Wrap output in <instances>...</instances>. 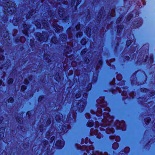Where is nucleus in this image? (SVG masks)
Segmentation results:
<instances>
[{
    "mask_svg": "<svg viewBox=\"0 0 155 155\" xmlns=\"http://www.w3.org/2000/svg\"><path fill=\"white\" fill-rule=\"evenodd\" d=\"M139 10L134 9L132 12L127 15V51L129 52L130 56L132 60H135L137 58V52L139 47L135 43L130 45L134 39V34L133 32L134 29L140 28L143 23L142 19L139 17Z\"/></svg>",
    "mask_w": 155,
    "mask_h": 155,
    "instance_id": "nucleus-1",
    "label": "nucleus"
},
{
    "mask_svg": "<svg viewBox=\"0 0 155 155\" xmlns=\"http://www.w3.org/2000/svg\"><path fill=\"white\" fill-rule=\"evenodd\" d=\"M97 102L98 104L101 105L98 107L96 112L93 110H91V113L93 114H96L97 116H100L102 115V110L101 108L102 107L105 108L104 109V110L107 112L104 113V118L102 120V123L101 124V125L104 127H106L107 126H110L113 120V117L110 116L108 113V112L110 111V109L107 107L105 108L106 103L104 102V100L103 98L98 99L97 101Z\"/></svg>",
    "mask_w": 155,
    "mask_h": 155,
    "instance_id": "nucleus-2",
    "label": "nucleus"
},
{
    "mask_svg": "<svg viewBox=\"0 0 155 155\" xmlns=\"http://www.w3.org/2000/svg\"><path fill=\"white\" fill-rule=\"evenodd\" d=\"M3 3L4 2L8 1L7 3L5 4L4 6L5 11L4 13L5 14H7L8 15L9 14H12L14 13L16 10L15 4L12 2H9L8 0H3Z\"/></svg>",
    "mask_w": 155,
    "mask_h": 155,
    "instance_id": "nucleus-3",
    "label": "nucleus"
},
{
    "mask_svg": "<svg viewBox=\"0 0 155 155\" xmlns=\"http://www.w3.org/2000/svg\"><path fill=\"white\" fill-rule=\"evenodd\" d=\"M13 23L14 25H17L19 24L20 25L21 24L23 25L24 29L22 30L23 33L26 36H28V29L30 28L29 25H26V24H24L25 23L24 21L21 20V17L18 18L17 19L16 17H15L13 20Z\"/></svg>",
    "mask_w": 155,
    "mask_h": 155,
    "instance_id": "nucleus-4",
    "label": "nucleus"
},
{
    "mask_svg": "<svg viewBox=\"0 0 155 155\" xmlns=\"http://www.w3.org/2000/svg\"><path fill=\"white\" fill-rule=\"evenodd\" d=\"M66 37V36L64 34H62L60 35V41H58L55 37H53L52 38L51 41L52 43L54 44L57 43L58 42H59L60 44L62 46H63L64 45H66V40H67Z\"/></svg>",
    "mask_w": 155,
    "mask_h": 155,
    "instance_id": "nucleus-5",
    "label": "nucleus"
},
{
    "mask_svg": "<svg viewBox=\"0 0 155 155\" xmlns=\"http://www.w3.org/2000/svg\"><path fill=\"white\" fill-rule=\"evenodd\" d=\"M143 48V47L142 46L141 48L140 49L139 52V54L138 55L137 57V58L138 60L139 59H142L143 60V62L144 63H147V59L148 57V55H147L146 56L145 58H144V51H143L142 50Z\"/></svg>",
    "mask_w": 155,
    "mask_h": 155,
    "instance_id": "nucleus-6",
    "label": "nucleus"
},
{
    "mask_svg": "<svg viewBox=\"0 0 155 155\" xmlns=\"http://www.w3.org/2000/svg\"><path fill=\"white\" fill-rule=\"evenodd\" d=\"M36 37L37 38V39L40 41H43L45 42L46 41L48 38V35L46 33L44 32L43 35H42L40 33H38L36 35Z\"/></svg>",
    "mask_w": 155,
    "mask_h": 155,
    "instance_id": "nucleus-7",
    "label": "nucleus"
},
{
    "mask_svg": "<svg viewBox=\"0 0 155 155\" xmlns=\"http://www.w3.org/2000/svg\"><path fill=\"white\" fill-rule=\"evenodd\" d=\"M115 126L117 129H121L122 130H125V123L123 121H116L115 123Z\"/></svg>",
    "mask_w": 155,
    "mask_h": 155,
    "instance_id": "nucleus-8",
    "label": "nucleus"
},
{
    "mask_svg": "<svg viewBox=\"0 0 155 155\" xmlns=\"http://www.w3.org/2000/svg\"><path fill=\"white\" fill-rule=\"evenodd\" d=\"M86 103L83 100L81 101L79 103H78L77 106V108L80 112L83 111L84 109V106L86 105Z\"/></svg>",
    "mask_w": 155,
    "mask_h": 155,
    "instance_id": "nucleus-9",
    "label": "nucleus"
},
{
    "mask_svg": "<svg viewBox=\"0 0 155 155\" xmlns=\"http://www.w3.org/2000/svg\"><path fill=\"white\" fill-rule=\"evenodd\" d=\"M52 25H53L54 30L56 33H60L61 30H62V27L58 25L56 22H53Z\"/></svg>",
    "mask_w": 155,
    "mask_h": 155,
    "instance_id": "nucleus-10",
    "label": "nucleus"
},
{
    "mask_svg": "<svg viewBox=\"0 0 155 155\" xmlns=\"http://www.w3.org/2000/svg\"><path fill=\"white\" fill-rule=\"evenodd\" d=\"M49 2L55 5H56V4L59 2L60 3L61 2L65 4H67L68 3L67 0H49Z\"/></svg>",
    "mask_w": 155,
    "mask_h": 155,
    "instance_id": "nucleus-11",
    "label": "nucleus"
},
{
    "mask_svg": "<svg viewBox=\"0 0 155 155\" xmlns=\"http://www.w3.org/2000/svg\"><path fill=\"white\" fill-rule=\"evenodd\" d=\"M75 29L74 30L73 29L72 27H70L67 30V32L68 34V38L70 40V41H71L72 40V33H74L75 31Z\"/></svg>",
    "mask_w": 155,
    "mask_h": 155,
    "instance_id": "nucleus-12",
    "label": "nucleus"
},
{
    "mask_svg": "<svg viewBox=\"0 0 155 155\" xmlns=\"http://www.w3.org/2000/svg\"><path fill=\"white\" fill-rule=\"evenodd\" d=\"M67 44L68 46H67L66 49L65 50V51L67 54H69L71 52V48L73 47V45L72 43L71 42H68V41H67Z\"/></svg>",
    "mask_w": 155,
    "mask_h": 155,
    "instance_id": "nucleus-13",
    "label": "nucleus"
},
{
    "mask_svg": "<svg viewBox=\"0 0 155 155\" xmlns=\"http://www.w3.org/2000/svg\"><path fill=\"white\" fill-rule=\"evenodd\" d=\"M137 72V71H135L131 76L130 77V81L131 84H134L136 83L137 80L136 76Z\"/></svg>",
    "mask_w": 155,
    "mask_h": 155,
    "instance_id": "nucleus-14",
    "label": "nucleus"
},
{
    "mask_svg": "<svg viewBox=\"0 0 155 155\" xmlns=\"http://www.w3.org/2000/svg\"><path fill=\"white\" fill-rule=\"evenodd\" d=\"M91 134L92 135H97V137L98 138H101L100 133L98 132V130L96 129L94 130L93 129H91Z\"/></svg>",
    "mask_w": 155,
    "mask_h": 155,
    "instance_id": "nucleus-15",
    "label": "nucleus"
},
{
    "mask_svg": "<svg viewBox=\"0 0 155 155\" xmlns=\"http://www.w3.org/2000/svg\"><path fill=\"white\" fill-rule=\"evenodd\" d=\"M64 144L63 141L58 140L56 143L55 145L60 148H61L63 147Z\"/></svg>",
    "mask_w": 155,
    "mask_h": 155,
    "instance_id": "nucleus-16",
    "label": "nucleus"
},
{
    "mask_svg": "<svg viewBox=\"0 0 155 155\" xmlns=\"http://www.w3.org/2000/svg\"><path fill=\"white\" fill-rule=\"evenodd\" d=\"M8 33L6 30H3V32L0 30V35H1L2 37H3L4 38H6L8 36Z\"/></svg>",
    "mask_w": 155,
    "mask_h": 155,
    "instance_id": "nucleus-17",
    "label": "nucleus"
},
{
    "mask_svg": "<svg viewBox=\"0 0 155 155\" xmlns=\"http://www.w3.org/2000/svg\"><path fill=\"white\" fill-rule=\"evenodd\" d=\"M43 27L45 29L48 30L49 29L48 24L47 22V20H44L43 21L41 22Z\"/></svg>",
    "mask_w": 155,
    "mask_h": 155,
    "instance_id": "nucleus-18",
    "label": "nucleus"
},
{
    "mask_svg": "<svg viewBox=\"0 0 155 155\" xmlns=\"http://www.w3.org/2000/svg\"><path fill=\"white\" fill-rule=\"evenodd\" d=\"M63 118V115L61 114H58L55 117V120L58 121L60 122V120H62Z\"/></svg>",
    "mask_w": 155,
    "mask_h": 155,
    "instance_id": "nucleus-19",
    "label": "nucleus"
},
{
    "mask_svg": "<svg viewBox=\"0 0 155 155\" xmlns=\"http://www.w3.org/2000/svg\"><path fill=\"white\" fill-rule=\"evenodd\" d=\"M63 9L61 8L59 9L58 14L60 17H64V14L63 12Z\"/></svg>",
    "mask_w": 155,
    "mask_h": 155,
    "instance_id": "nucleus-20",
    "label": "nucleus"
},
{
    "mask_svg": "<svg viewBox=\"0 0 155 155\" xmlns=\"http://www.w3.org/2000/svg\"><path fill=\"white\" fill-rule=\"evenodd\" d=\"M114 132L113 128L108 127L106 128V132L108 134H113Z\"/></svg>",
    "mask_w": 155,
    "mask_h": 155,
    "instance_id": "nucleus-21",
    "label": "nucleus"
},
{
    "mask_svg": "<svg viewBox=\"0 0 155 155\" xmlns=\"http://www.w3.org/2000/svg\"><path fill=\"white\" fill-rule=\"evenodd\" d=\"M4 128L2 127L0 129V140L4 137Z\"/></svg>",
    "mask_w": 155,
    "mask_h": 155,
    "instance_id": "nucleus-22",
    "label": "nucleus"
},
{
    "mask_svg": "<svg viewBox=\"0 0 155 155\" xmlns=\"http://www.w3.org/2000/svg\"><path fill=\"white\" fill-rule=\"evenodd\" d=\"M35 12L34 10H31L29 11L26 16V18L28 19L30 18L31 15H32Z\"/></svg>",
    "mask_w": 155,
    "mask_h": 155,
    "instance_id": "nucleus-23",
    "label": "nucleus"
},
{
    "mask_svg": "<svg viewBox=\"0 0 155 155\" xmlns=\"http://www.w3.org/2000/svg\"><path fill=\"white\" fill-rule=\"evenodd\" d=\"M25 41V38L24 37H21L20 38H17L16 39V42H18L19 41L21 43H23Z\"/></svg>",
    "mask_w": 155,
    "mask_h": 155,
    "instance_id": "nucleus-24",
    "label": "nucleus"
},
{
    "mask_svg": "<svg viewBox=\"0 0 155 155\" xmlns=\"http://www.w3.org/2000/svg\"><path fill=\"white\" fill-rule=\"evenodd\" d=\"M151 120V119L150 117H146L144 119V120L146 125L149 124Z\"/></svg>",
    "mask_w": 155,
    "mask_h": 155,
    "instance_id": "nucleus-25",
    "label": "nucleus"
},
{
    "mask_svg": "<svg viewBox=\"0 0 155 155\" xmlns=\"http://www.w3.org/2000/svg\"><path fill=\"white\" fill-rule=\"evenodd\" d=\"M153 61V55H150L148 60V63L149 64H152Z\"/></svg>",
    "mask_w": 155,
    "mask_h": 155,
    "instance_id": "nucleus-26",
    "label": "nucleus"
},
{
    "mask_svg": "<svg viewBox=\"0 0 155 155\" xmlns=\"http://www.w3.org/2000/svg\"><path fill=\"white\" fill-rule=\"evenodd\" d=\"M81 0H77V5L80 2H81ZM71 6H73L74 5V4H75V0H71Z\"/></svg>",
    "mask_w": 155,
    "mask_h": 155,
    "instance_id": "nucleus-27",
    "label": "nucleus"
},
{
    "mask_svg": "<svg viewBox=\"0 0 155 155\" xmlns=\"http://www.w3.org/2000/svg\"><path fill=\"white\" fill-rule=\"evenodd\" d=\"M140 91L141 92L145 93L147 92L149 90L146 88L142 87L140 88Z\"/></svg>",
    "mask_w": 155,
    "mask_h": 155,
    "instance_id": "nucleus-28",
    "label": "nucleus"
},
{
    "mask_svg": "<svg viewBox=\"0 0 155 155\" xmlns=\"http://www.w3.org/2000/svg\"><path fill=\"white\" fill-rule=\"evenodd\" d=\"M62 131L61 132V134H62V133H66L67 131L68 128L65 126H63L62 127Z\"/></svg>",
    "mask_w": 155,
    "mask_h": 155,
    "instance_id": "nucleus-29",
    "label": "nucleus"
},
{
    "mask_svg": "<svg viewBox=\"0 0 155 155\" xmlns=\"http://www.w3.org/2000/svg\"><path fill=\"white\" fill-rule=\"evenodd\" d=\"M48 141H44L43 143V144H44V147L45 148L47 147V149H48V148L49 146V145L48 143Z\"/></svg>",
    "mask_w": 155,
    "mask_h": 155,
    "instance_id": "nucleus-30",
    "label": "nucleus"
},
{
    "mask_svg": "<svg viewBox=\"0 0 155 155\" xmlns=\"http://www.w3.org/2000/svg\"><path fill=\"white\" fill-rule=\"evenodd\" d=\"M35 24L36 26L39 28H40L41 26V23L37 21L35 22Z\"/></svg>",
    "mask_w": 155,
    "mask_h": 155,
    "instance_id": "nucleus-31",
    "label": "nucleus"
},
{
    "mask_svg": "<svg viewBox=\"0 0 155 155\" xmlns=\"http://www.w3.org/2000/svg\"><path fill=\"white\" fill-rule=\"evenodd\" d=\"M115 15V12L114 9H112L111 11L110 14V16H111L112 17H114Z\"/></svg>",
    "mask_w": 155,
    "mask_h": 155,
    "instance_id": "nucleus-32",
    "label": "nucleus"
},
{
    "mask_svg": "<svg viewBox=\"0 0 155 155\" xmlns=\"http://www.w3.org/2000/svg\"><path fill=\"white\" fill-rule=\"evenodd\" d=\"M110 139H115V140L117 142L119 141L120 140V138L118 136H117V137H110Z\"/></svg>",
    "mask_w": 155,
    "mask_h": 155,
    "instance_id": "nucleus-33",
    "label": "nucleus"
},
{
    "mask_svg": "<svg viewBox=\"0 0 155 155\" xmlns=\"http://www.w3.org/2000/svg\"><path fill=\"white\" fill-rule=\"evenodd\" d=\"M90 31H91V29L90 28H87V30H86V33L87 34V35L88 36H89L90 35V33H91Z\"/></svg>",
    "mask_w": 155,
    "mask_h": 155,
    "instance_id": "nucleus-34",
    "label": "nucleus"
},
{
    "mask_svg": "<svg viewBox=\"0 0 155 155\" xmlns=\"http://www.w3.org/2000/svg\"><path fill=\"white\" fill-rule=\"evenodd\" d=\"M118 144L117 143H113V148L114 149H116L118 147Z\"/></svg>",
    "mask_w": 155,
    "mask_h": 155,
    "instance_id": "nucleus-35",
    "label": "nucleus"
},
{
    "mask_svg": "<svg viewBox=\"0 0 155 155\" xmlns=\"http://www.w3.org/2000/svg\"><path fill=\"white\" fill-rule=\"evenodd\" d=\"M123 26L122 25H120L118 27L117 32L118 33H120L121 30L123 28Z\"/></svg>",
    "mask_w": 155,
    "mask_h": 155,
    "instance_id": "nucleus-36",
    "label": "nucleus"
},
{
    "mask_svg": "<svg viewBox=\"0 0 155 155\" xmlns=\"http://www.w3.org/2000/svg\"><path fill=\"white\" fill-rule=\"evenodd\" d=\"M143 98L141 97H139L138 99V101L139 103V104H142L143 103V101L142 100H143Z\"/></svg>",
    "mask_w": 155,
    "mask_h": 155,
    "instance_id": "nucleus-37",
    "label": "nucleus"
},
{
    "mask_svg": "<svg viewBox=\"0 0 155 155\" xmlns=\"http://www.w3.org/2000/svg\"><path fill=\"white\" fill-rule=\"evenodd\" d=\"M49 57H50V56H49L48 55L47 56V55L46 54H45V55L44 57L45 59L46 60H47V61H48V62L49 61H50V59H49Z\"/></svg>",
    "mask_w": 155,
    "mask_h": 155,
    "instance_id": "nucleus-38",
    "label": "nucleus"
},
{
    "mask_svg": "<svg viewBox=\"0 0 155 155\" xmlns=\"http://www.w3.org/2000/svg\"><path fill=\"white\" fill-rule=\"evenodd\" d=\"M103 13H102V14H101V13L100 12L98 15V17L97 18V20L98 21H99V20H100L102 18V15H103Z\"/></svg>",
    "mask_w": 155,
    "mask_h": 155,
    "instance_id": "nucleus-39",
    "label": "nucleus"
},
{
    "mask_svg": "<svg viewBox=\"0 0 155 155\" xmlns=\"http://www.w3.org/2000/svg\"><path fill=\"white\" fill-rule=\"evenodd\" d=\"M48 15L50 16L51 18H53L54 16V13H52L51 12H49Z\"/></svg>",
    "mask_w": 155,
    "mask_h": 155,
    "instance_id": "nucleus-40",
    "label": "nucleus"
},
{
    "mask_svg": "<svg viewBox=\"0 0 155 155\" xmlns=\"http://www.w3.org/2000/svg\"><path fill=\"white\" fill-rule=\"evenodd\" d=\"M94 124L93 122H89L87 124V126L89 127H91L93 126Z\"/></svg>",
    "mask_w": 155,
    "mask_h": 155,
    "instance_id": "nucleus-41",
    "label": "nucleus"
},
{
    "mask_svg": "<svg viewBox=\"0 0 155 155\" xmlns=\"http://www.w3.org/2000/svg\"><path fill=\"white\" fill-rule=\"evenodd\" d=\"M16 120L20 124H21L22 122V120L21 118H17Z\"/></svg>",
    "mask_w": 155,
    "mask_h": 155,
    "instance_id": "nucleus-42",
    "label": "nucleus"
},
{
    "mask_svg": "<svg viewBox=\"0 0 155 155\" xmlns=\"http://www.w3.org/2000/svg\"><path fill=\"white\" fill-rule=\"evenodd\" d=\"M30 42V45L31 46V47L32 48H33V47H34V46H35L34 44H33V43H34L33 40L31 39Z\"/></svg>",
    "mask_w": 155,
    "mask_h": 155,
    "instance_id": "nucleus-43",
    "label": "nucleus"
},
{
    "mask_svg": "<svg viewBox=\"0 0 155 155\" xmlns=\"http://www.w3.org/2000/svg\"><path fill=\"white\" fill-rule=\"evenodd\" d=\"M86 43V40L85 39H82L81 40V43L82 45H85Z\"/></svg>",
    "mask_w": 155,
    "mask_h": 155,
    "instance_id": "nucleus-44",
    "label": "nucleus"
},
{
    "mask_svg": "<svg viewBox=\"0 0 155 155\" xmlns=\"http://www.w3.org/2000/svg\"><path fill=\"white\" fill-rule=\"evenodd\" d=\"M13 82V80L11 78H10L9 79L8 81V83L9 84H12Z\"/></svg>",
    "mask_w": 155,
    "mask_h": 155,
    "instance_id": "nucleus-45",
    "label": "nucleus"
},
{
    "mask_svg": "<svg viewBox=\"0 0 155 155\" xmlns=\"http://www.w3.org/2000/svg\"><path fill=\"white\" fill-rule=\"evenodd\" d=\"M82 35V32H79L76 35V37L77 38H78V37H80Z\"/></svg>",
    "mask_w": 155,
    "mask_h": 155,
    "instance_id": "nucleus-46",
    "label": "nucleus"
},
{
    "mask_svg": "<svg viewBox=\"0 0 155 155\" xmlns=\"http://www.w3.org/2000/svg\"><path fill=\"white\" fill-rule=\"evenodd\" d=\"M117 78L118 80L120 81L122 79V76L121 75L118 74L117 75Z\"/></svg>",
    "mask_w": 155,
    "mask_h": 155,
    "instance_id": "nucleus-47",
    "label": "nucleus"
},
{
    "mask_svg": "<svg viewBox=\"0 0 155 155\" xmlns=\"http://www.w3.org/2000/svg\"><path fill=\"white\" fill-rule=\"evenodd\" d=\"M150 93V95L151 97H152L155 95V92L154 91H151Z\"/></svg>",
    "mask_w": 155,
    "mask_h": 155,
    "instance_id": "nucleus-48",
    "label": "nucleus"
},
{
    "mask_svg": "<svg viewBox=\"0 0 155 155\" xmlns=\"http://www.w3.org/2000/svg\"><path fill=\"white\" fill-rule=\"evenodd\" d=\"M121 95L123 96H125L126 95V91L125 90H123L121 93Z\"/></svg>",
    "mask_w": 155,
    "mask_h": 155,
    "instance_id": "nucleus-49",
    "label": "nucleus"
},
{
    "mask_svg": "<svg viewBox=\"0 0 155 155\" xmlns=\"http://www.w3.org/2000/svg\"><path fill=\"white\" fill-rule=\"evenodd\" d=\"M14 101V99L12 98H10L8 100V102L12 103Z\"/></svg>",
    "mask_w": 155,
    "mask_h": 155,
    "instance_id": "nucleus-50",
    "label": "nucleus"
},
{
    "mask_svg": "<svg viewBox=\"0 0 155 155\" xmlns=\"http://www.w3.org/2000/svg\"><path fill=\"white\" fill-rule=\"evenodd\" d=\"M80 28V24H78L75 27V29L76 31L78 30Z\"/></svg>",
    "mask_w": 155,
    "mask_h": 155,
    "instance_id": "nucleus-51",
    "label": "nucleus"
},
{
    "mask_svg": "<svg viewBox=\"0 0 155 155\" xmlns=\"http://www.w3.org/2000/svg\"><path fill=\"white\" fill-rule=\"evenodd\" d=\"M26 88V86L25 85H23L21 86V90L22 91H24L25 90Z\"/></svg>",
    "mask_w": 155,
    "mask_h": 155,
    "instance_id": "nucleus-52",
    "label": "nucleus"
},
{
    "mask_svg": "<svg viewBox=\"0 0 155 155\" xmlns=\"http://www.w3.org/2000/svg\"><path fill=\"white\" fill-rule=\"evenodd\" d=\"M51 119H48L47 122V125H48L51 124Z\"/></svg>",
    "mask_w": 155,
    "mask_h": 155,
    "instance_id": "nucleus-53",
    "label": "nucleus"
},
{
    "mask_svg": "<svg viewBox=\"0 0 155 155\" xmlns=\"http://www.w3.org/2000/svg\"><path fill=\"white\" fill-rule=\"evenodd\" d=\"M81 96V93L78 92L77 94H76L75 95L76 97V98H78L80 97Z\"/></svg>",
    "mask_w": 155,
    "mask_h": 155,
    "instance_id": "nucleus-54",
    "label": "nucleus"
},
{
    "mask_svg": "<svg viewBox=\"0 0 155 155\" xmlns=\"http://www.w3.org/2000/svg\"><path fill=\"white\" fill-rule=\"evenodd\" d=\"M85 116L86 118L87 119H89L90 118V115L88 113H87L85 115Z\"/></svg>",
    "mask_w": 155,
    "mask_h": 155,
    "instance_id": "nucleus-55",
    "label": "nucleus"
},
{
    "mask_svg": "<svg viewBox=\"0 0 155 155\" xmlns=\"http://www.w3.org/2000/svg\"><path fill=\"white\" fill-rule=\"evenodd\" d=\"M95 124L96 125V127H98L99 126V123L97 121H96L95 122Z\"/></svg>",
    "mask_w": 155,
    "mask_h": 155,
    "instance_id": "nucleus-56",
    "label": "nucleus"
},
{
    "mask_svg": "<svg viewBox=\"0 0 155 155\" xmlns=\"http://www.w3.org/2000/svg\"><path fill=\"white\" fill-rule=\"evenodd\" d=\"M134 0H127V3L128 2H130V3L131 4H133L132 2H134Z\"/></svg>",
    "mask_w": 155,
    "mask_h": 155,
    "instance_id": "nucleus-57",
    "label": "nucleus"
},
{
    "mask_svg": "<svg viewBox=\"0 0 155 155\" xmlns=\"http://www.w3.org/2000/svg\"><path fill=\"white\" fill-rule=\"evenodd\" d=\"M99 155H108L107 153L104 152V153L103 154L101 152L99 153Z\"/></svg>",
    "mask_w": 155,
    "mask_h": 155,
    "instance_id": "nucleus-58",
    "label": "nucleus"
},
{
    "mask_svg": "<svg viewBox=\"0 0 155 155\" xmlns=\"http://www.w3.org/2000/svg\"><path fill=\"white\" fill-rule=\"evenodd\" d=\"M54 136H53L52 137L50 140L51 141V142H52L54 140Z\"/></svg>",
    "mask_w": 155,
    "mask_h": 155,
    "instance_id": "nucleus-59",
    "label": "nucleus"
},
{
    "mask_svg": "<svg viewBox=\"0 0 155 155\" xmlns=\"http://www.w3.org/2000/svg\"><path fill=\"white\" fill-rule=\"evenodd\" d=\"M4 58V56L2 55H0V60L2 61Z\"/></svg>",
    "mask_w": 155,
    "mask_h": 155,
    "instance_id": "nucleus-60",
    "label": "nucleus"
},
{
    "mask_svg": "<svg viewBox=\"0 0 155 155\" xmlns=\"http://www.w3.org/2000/svg\"><path fill=\"white\" fill-rule=\"evenodd\" d=\"M146 146H148L149 148H150V145L149 144V142H148L146 143Z\"/></svg>",
    "mask_w": 155,
    "mask_h": 155,
    "instance_id": "nucleus-61",
    "label": "nucleus"
},
{
    "mask_svg": "<svg viewBox=\"0 0 155 155\" xmlns=\"http://www.w3.org/2000/svg\"><path fill=\"white\" fill-rule=\"evenodd\" d=\"M29 83V81H28V80L26 79L24 81V83L25 84H27Z\"/></svg>",
    "mask_w": 155,
    "mask_h": 155,
    "instance_id": "nucleus-62",
    "label": "nucleus"
},
{
    "mask_svg": "<svg viewBox=\"0 0 155 155\" xmlns=\"http://www.w3.org/2000/svg\"><path fill=\"white\" fill-rule=\"evenodd\" d=\"M91 84H89L88 85V90H90L91 89Z\"/></svg>",
    "mask_w": 155,
    "mask_h": 155,
    "instance_id": "nucleus-63",
    "label": "nucleus"
},
{
    "mask_svg": "<svg viewBox=\"0 0 155 155\" xmlns=\"http://www.w3.org/2000/svg\"><path fill=\"white\" fill-rule=\"evenodd\" d=\"M31 114V112L29 111L27 112V115H28V116H29L30 115V114Z\"/></svg>",
    "mask_w": 155,
    "mask_h": 155,
    "instance_id": "nucleus-64",
    "label": "nucleus"
}]
</instances>
